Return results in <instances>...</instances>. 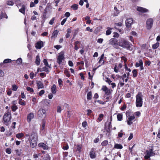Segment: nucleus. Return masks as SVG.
<instances>
[{
    "label": "nucleus",
    "mask_w": 160,
    "mask_h": 160,
    "mask_svg": "<svg viewBox=\"0 0 160 160\" xmlns=\"http://www.w3.org/2000/svg\"><path fill=\"white\" fill-rule=\"evenodd\" d=\"M118 45L128 50L132 49V47L133 46L128 41L124 38H121L118 40Z\"/></svg>",
    "instance_id": "1"
},
{
    "label": "nucleus",
    "mask_w": 160,
    "mask_h": 160,
    "mask_svg": "<svg viewBox=\"0 0 160 160\" xmlns=\"http://www.w3.org/2000/svg\"><path fill=\"white\" fill-rule=\"evenodd\" d=\"M143 95L141 92H139L136 96V105L137 108L141 107L143 104Z\"/></svg>",
    "instance_id": "2"
},
{
    "label": "nucleus",
    "mask_w": 160,
    "mask_h": 160,
    "mask_svg": "<svg viewBox=\"0 0 160 160\" xmlns=\"http://www.w3.org/2000/svg\"><path fill=\"white\" fill-rule=\"evenodd\" d=\"M11 115L10 111H8L3 116V119L5 122H8L11 120Z\"/></svg>",
    "instance_id": "3"
},
{
    "label": "nucleus",
    "mask_w": 160,
    "mask_h": 160,
    "mask_svg": "<svg viewBox=\"0 0 160 160\" xmlns=\"http://www.w3.org/2000/svg\"><path fill=\"white\" fill-rule=\"evenodd\" d=\"M38 138L37 136L34 134L31 139L30 142L31 147L32 148L36 147L37 145Z\"/></svg>",
    "instance_id": "4"
},
{
    "label": "nucleus",
    "mask_w": 160,
    "mask_h": 160,
    "mask_svg": "<svg viewBox=\"0 0 160 160\" xmlns=\"http://www.w3.org/2000/svg\"><path fill=\"white\" fill-rule=\"evenodd\" d=\"M154 153L152 151V150L151 149L149 150L146 151V154L144 158L145 159H150V157L153 156L154 155Z\"/></svg>",
    "instance_id": "5"
},
{
    "label": "nucleus",
    "mask_w": 160,
    "mask_h": 160,
    "mask_svg": "<svg viewBox=\"0 0 160 160\" xmlns=\"http://www.w3.org/2000/svg\"><path fill=\"white\" fill-rule=\"evenodd\" d=\"M127 117L128 118L127 124L128 125H130L132 124V121L135 118V117L134 115H130L129 114L126 113Z\"/></svg>",
    "instance_id": "6"
},
{
    "label": "nucleus",
    "mask_w": 160,
    "mask_h": 160,
    "mask_svg": "<svg viewBox=\"0 0 160 160\" xmlns=\"http://www.w3.org/2000/svg\"><path fill=\"white\" fill-rule=\"evenodd\" d=\"M133 20L132 18L127 19L125 21V24L126 27L129 29H130L131 25L133 23Z\"/></svg>",
    "instance_id": "7"
},
{
    "label": "nucleus",
    "mask_w": 160,
    "mask_h": 160,
    "mask_svg": "<svg viewBox=\"0 0 160 160\" xmlns=\"http://www.w3.org/2000/svg\"><path fill=\"white\" fill-rule=\"evenodd\" d=\"M153 20L152 18L148 19L146 22V27L147 29H150L152 26Z\"/></svg>",
    "instance_id": "8"
},
{
    "label": "nucleus",
    "mask_w": 160,
    "mask_h": 160,
    "mask_svg": "<svg viewBox=\"0 0 160 160\" xmlns=\"http://www.w3.org/2000/svg\"><path fill=\"white\" fill-rule=\"evenodd\" d=\"M38 115L39 117L45 118L46 116V111L43 109H40L38 112Z\"/></svg>",
    "instance_id": "9"
},
{
    "label": "nucleus",
    "mask_w": 160,
    "mask_h": 160,
    "mask_svg": "<svg viewBox=\"0 0 160 160\" xmlns=\"http://www.w3.org/2000/svg\"><path fill=\"white\" fill-rule=\"evenodd\" d=\"M118 40L115 38H111L109 40V44L113 46L114 47H116L118 45Z\"/></svg>",
    "instance_id": "10"
},
{
    "label": "nucleus",
    "mask_w": 160,
    "mask_h": 160,
    "mask_svg": "<svg viewBox=\"0 0 160 160\" xmlns=\"http://www.w3.org/2000/svg\"><path fill=\"white\" fill-rule=\"evenodd\" d=\"M122 66L123 65L121 63H119L118 65H115L114 68V71L116 73L120 72L121 69L122 68Z\"/></svg>",
    "instance_id": "11"
},
{
    "label": "nucleus",
    "mask_w": 160,
    "mask_h": 160,
    "mask_svg": "<svg viewBox=\"0 0 160 160\" xmlns=\"http://www.w3.org/2000/svg\"><path fill=\"white\" fill-rule=\"evenodd\" d=\"M64 59L63 54L62 53L60 54L58 56L57 58V62L60 65L62 62V61Z\"/></svg>",
    "instance_id": "12"
},
{
    "label": "nucleus",
    "mask_w": 160,
    "mask_h": 160,
    "mask_svg": "<svg viewBox=\"0 0 160 160\" xmlns=\"http://www.w3.org/2000/svg\"><path fill=\"white\" fill-rule=\"evenodd\" d=\"M43 46V43L41 41L38 42L35 44V47L37 49H40Z\"/></svg>",
    "instance_id": "13"
},
{
    "label": "nucleus",
    "mask_w": 160,
    "mask_h": 160,
    "mask_svg": "<svg viewBox=\"0 0 160 160\" xmlns=\"http://www.w3.org/2000/svg\"><path fill=\"white\" fill-rule=\"evenodd\" d=\"M34 117V114L32 113L31 112L28 115L27 117V121L29 122L31 121V120Z\"/></svg>",
    "instance_id": "14"
},
{
    "label": "nucleus",
    "mask_w": 160,
    "mask_h": 160,
    "mask_svg": "<svg viewBox=\"0 0 160 160\" xmlns=\"http://www.w3.org/2000/svg\"><path fill=\"white\" fill-rule=\"evenodd\" d=\"M38 145L39 147L42 148L43 149L47 150L48 149V146L43 143H40Z\"/></svg>",
    "instance_id": "15"
},
{
    "label": "nucleus",
    "mask_w": 160,
    "mask_h": 160,
    "mask_svg": "<svg viewBox=\"0 0 160 160\" xmlns=\"http://www.w3.org/2000/svg\"><path fill=\"white\" fill-rule=\"evenodd\" d=\"M137 9L138 11L141 12H145L148 11L147 9L140 7H138Z\"/></svg>",
    "instance_id": "16"
},
{
    "label": "nucleus",
    "mask_w": 160,
    "mask_h": 160,
    "mask_svg": "<svg viewBox=\"0 0 160 160\" xmlns=\"http://www.w3.org/2000/svg\"><path fill=\"white\" fill-rule=\"evenodd\" d=\"M36 84H37L38 89L43 88H44V85L43 83L40 81H37Z\"/></svg>",
    "instance_id": "17"
},
{
    "label": "nucleus",
    "mask_w": 160,
    "mask_h": 160,
    "mask_svg": "<svg viewBox=\"0 0 160 160\" xmlns=\"http://www.w3.org/2000/svg\"><path fill=\"white\" fill-rule=\"evenodd\" d=\"M45 125V122L44 121H43L42 125L40 129V132L42 133H44Z\"/></svg>",
    "instance_id": "18"
},
{
    "label": "nucleus",
    "mask_w": 160,
    "mask_h": 160,
    "mask_svg": "<svg viewBox=\"0 0 160 160\" xmlns=\"http://www.w3.org/2000/svg\"><path fill=\"white\" fill-rule=\"evenodd\" d=\"M104 54H102V55L101 56V57H100V59L98 61V63L101 64V65H102L103 64H104Z\"/></svg>",
    "instance_id": "19"
},
{
    "label": "nucleus",
    "mask_w": 160,
    "mask_h": 160,
    "mask_svg": "<svg viewBox=\"0 0 160 160\" xmlns=\"http://www.w3.org/2000/svg\"><path fill=\"white\" fill-rule=\"evenodd\" d=\"M120 78L121 79H122V80H124V82H127L128 80V77H127L126 73H124L122 76H121Z\"/></svg>",
    "instance_id": "20"
},
{
    "label": "nucleus",
    "mask_w": 160,
    "mask_h": 160,
    "mask_svg": "<svg viewBox=\"0 0 160 160\" xmlns=\"http://www.w3.org/2000/svg\"><path fill=\"white\" fill-rule=\"evenodd\" d=\"M89 155L90 158H96V154L95 152L92 149L90 152Z\"/></svg>",
    "instance_id": "21"
},
{
    "label": "nucleus",
    "mask_w": 160,
    "mask_h": 160,
    "mask_svg": "<svg viewBox=\"0 0 160 160\" xmlns=\"http://www.w3.org/2000/svg\"><path fill=\"white\" fill-rule=\"evenodd\" d=\"M40 57L39 55H38L36 57L35 63L37 66H38L40 64Z\"/></svg>",
    "instance_id": "22"
},
{
    "label": "nucleus",
    "mask_w": 160,
    "mask_h": 160,
    "mask_svg": "<svg viewBox=\"0 0 160 160\" xmlns=\"http://www.w3.org/2000/svg\"><path fill=\"white\" fill-rule=\"evenodd\" d=\"M51 92L53 94H55L56 92V87L55 84H53L51 88Z\"/></svg>",
    "instance_id": "23"
},
{
    "label": "nucleus",
    "mask_w": 160,
    "mask_h": 160,
    "mask_svg": "<svg viewBox=\"0 0 160 160\" xmlns=\"http://www.w3.org/2000/svg\"><path fill=\"white\" fill-rule=\"evenodd\" d=\"M123 25L122 22H119L116 23L114 24V28L116 29H117L118 27H122Z\"/></svg>",
    "instance_id": "24"
},
{
    "label": "nucleus",
    "mask_w": 160,
    "mask_h": 160,
    "mask_svg": "<svg viewBox=\"0 0 160 160\" xmlns=\"http://www.w3.org/2000/svg\"><path fill=\"white\" fill-rule=\"evenodd\" d=\"M38 0H35L34 1V2H30V7L31 8H32L35 6V4H37L38 3Z\"/></svg>",
    "instance_id": "25"
},
{
    "label": "nucleus",
    "mask_w": 160,
    "mask_h": 160,
    "mask_svg": "<svg viewBox=\"0 0 160 160\" xmlns=\"http://www.w3.org/2000/svg\"><path fill=\"white\" fill-rule=\"evenodd\" d=\"M58 31L56 30L54 31L52 34V35L51 37L52 38H55L58 35Z\"/></svg>",
    "instance_id": "26"
},
{
    "label": "nucleus",
    "mask_w": 160,
    "mask_h": 160,
    "mask_svg": "<svg viewBox=\"0 0 160 160\" xmlns=\"http://www.w3.org/2000/svg\"><path fill=\"white\" fill-rule=\"evenodd\" d=\"M123 148L122 146L118 143H116L115 144L114 148L118 149H121Z\"/></svg>",
    "instance_id": "27"
},
{
    "label": "nucleus",
    "mask_w": 160,
    "mask_h": 160,
    "mask_svg": "<svg viewBox=\"0 0 160 160\" xmlns=\"http://www.w3.org/2000/svg\"><path fill=\"white\" fill-rule=\"evenodd\" d=\"M43 61V63H44V65L46 66L49 68H51V65L48 64V62L46 59H44Z\"/></svg>",
    "instance_id": "28"
},
{
    "label": "nucleus",
    "mask_w": 160,
    "mask_h": 160,
    "mask_svg": "<svg viewBox=\"0 0 160 160\" xmlns=\"http://www.w3.org/2000/svg\"><path fill=\"white\" fill-rule=\"evenodd\" d=\"M124 80H122V79H120L119 80V82L118 84V86H120L121 87H122L124 85Z\"/></svg>",
    "instance_id": "29"
},
{
    "label": "nucleus",
    "mask_w": 160,
    "mask_h": 160,
    "mask_svg": "<svg viewBox=\"0 0 160 160\" xmlns=\"http://www.w3.org/2000/svg\"><path fill=\"white\" fill-rule=\"evenodd\" d=\"M103 115L102 114H101L99 115V117L97 119V122H99L102 121L103 118Z\"/></svg>",
    "instance_id": "30"
},
{
    "label": "nucleus",
    "mask_w": 160,
    "mask_h": 160,
    "mask_svg": "<svg viewBox=\"0 0 160 160\" xmlns=\"http://www.w3.org/2000/svg\"><path fill=\"white\" fill-rule=\"evenodd\" d=\"M50 70L46 66L44 67L41 69V70L40 71V72L42 71H45L46 72H49Z\"/></svg>",
    "instance_id": "31"
},
{
    "label": "nucleus",
    "mask_w": 160,
    "mask_h": 160,
    "mask_svg": "<svg viewBox=\"0 0 160 160\" xmlns=\"http://www.w3.org/2000/svg\"><path fill=\"white\" fill-rule=\"evenodd\" d=\"M11 61H12V60L11 59H5L4 60L3 62L1 63L0 64H1V65H2V64L3 63H9V62H10Z\"/></svg>",
    "instance_id": "32"
},
{
    "label": "nucleus",
    "mask_w": 160,
    "mask_h": 160,
    "mask_svg": "<svg viewBox=\"0 0 160 160\" xmlns=\"http://www.w3.org/2000/svg\"><path fill=\"white\" fill-rule=\"evenodd\" d=\"M143 65V62L142 60H140L139 62H136V63L135 66L136 67H140L141 65Z\"/></svg>",
    "instance_id": "33"
},
{
    "label": "nucleus",
    "mask_w": 160,
    "mask_h": 160,
    "mask_svg": "<svg viewBox=\"0 0 160 160\" xmlns=\"http://www.w3.org/2000/svg\"><path fill=\"white\" fill-rule=\"evenodd\" d=\"M25 7L24 5L22 6V8L19 9V11L23 14L25 13Z\"/></svg>",
    "instance_id": "34"
},
{
    "label": "nucleus",
    "mask_w": 160,
    "mask_h": 160,
    "mask_svg": "<svg viewBox=\"0 0 160 160\" xmlns=\"http://www.w3.org/2000/svg\"><path fill=\"white\" fill-rule=\"evenodd\" d=\"M11 108L13 112H15L18 109V107L16 105H12Z\"/></svg>",
    "instance_id": "35"
},
{
    "label": "nucleus",
    "mask_w": 160,
    "mask_h": 160,
    "mask_svg": "<svg viewBox=\"0 0 160 160\" xmlns=\"http://www.w3.org/2000/svg\"><path fill=\"white\" fill-rule=\"evenodd\" d=\"M50 5H49V4H47L46 7L45 8L44 12L43 13H45V14H47L48 12V10L49 8Z\"/></svg>",
    "instance_id": "36"
},
{
    "label": "nucleus",
    "mask_w": 160,
    "mask_h": 160,
    "mask_svg": "<svg viewBox=\"0 0 160 160\" xmlns=\"http://www.w3.org/2000/svg\"><path fill=\"white\" fill-rule=\"evenodd\" d=\"M21 149L18 150L17 149L15 150V152L17 155L19 156L22 153Z\"/></svg>",
    "instance_id": "37"
},
{
    "label": "nucleus",
    "mask_w": 160,
    "mask_h": 160,
    "mask_svg": "<svg viewBox=\"0 0 160 160\" xmlns=\"http://www.w3.org/2000/svg\"><path fill=\"white\" fill-rule=\"evenodd\" d=\"M50 157L48 154H46L44 156L43 160H50Z\"/></svg>",
    "instance_id": "38"
},
{
    "label": "nucleus",
    "mask_w": 160,
    "mask_h": 160,
    "mask_svg": "<svg viewBox=\"0 0 160 160\" xmlns=\"http://www.w3.org/2000/svg\"><path fill=\"white\" fill-rule=\"evenodd\" d=\"M23 136L24 134L22 133H18L16 135V137L19 139L22 137Z\"/></svg>",
    "instance_id": "39"
},
{
    "label": "nucleus",
    "mask_w": 160,
    "mask_h": 160,
    "mask_svg": "<svg viewBox=\"0 0 160 160\" xmlns=\"http://www.w3.org/2000/svg\"><path fill=\"white\" fill-rule=\"evenodd\" d=\"M87 98L88 100H91L92 98V92H89L87 94Z\"/></svg>",
    "instance_id": "40"
},
{
    "label": "nucleus",
    "mask_w": 160,
    "mask_h": 160,
    "mask_svg": "<svg viewBox=\"0 0 160 160\" xmlns=\"http://www.w3.org/2000/svg\"><path fill=\"white\" fill-rule=\"evenodd\" d=\"M64 73L66 76L68 77H69L70 76L69 72L67 69H66L64 71Z\"/></svg>",
    "instance_id": "41"
},
{
    "label": "nucleus",
    "mask_w": 160,
    "mask_h": 160,
    "mask_svg": "<svg viewBox=\"0 0 160 160\" xmlns=\"http://www.w3.org/2000/svg\"><path fill=\"white\" fill-rule=\"evenodd\" d=\"M18 88V86L15 84L13 85L12 86V90L14 91H16Z\"/></svg>",
    "instance_id": "42"
},
{
    "label": "nucleus",
    "mask_w": 160,
    "mask_h": 160,
    "mask_svg": "<svg viewBox=\"0 0 160 160\" xmlns=\"http://www.w3.org/2000/svg\"><path fill=\"white\" fill-rule=\"evenodd\" d=\"M7 4L8 5L12 6L14 4V2L12 0H8L7 2Z\"/></svg>",
    "instance_id": "43"
},
{
    "label": "nucleus",
    "mask_w": 160,
    "mask_h": 160,
    "mask_svg": "<svg viewBox=\"0 0 160 160\" xmlns=\"http://www.w3.org/2000/svg\"><path fill=\"white\" fill-rule=\"evenodd\" d=\"M108 144V141L107 140H104L101 143V145L103 146H105Z\"/></svg>",
    "instance_id": "44"
},
{
    "label": "nucleus",
    "mask_w": 160,
    "mask_h": 160,
    "mask_svg": "<svg viewBox=\"0 0 160 160\" xmlns=\"http://www.w3.org/2000/svg\"><path fill=\"white\" fill-rule=\"evenodd\" d=\"M106 95L105 96H104L105 97H106L105 98V100H106V102H108L112 98V97L111 96L109 95V96H107Z\"/></svg>",
    "instance_id": "45"
},
{
    "label": "nucleus",
    "mask_w": 160,
    "mask_h": 160,
    "mask_svg": "<svg viewBox=\"0 0 160 160\" xmlns=\"http://www.w3.org/2000/svg\"><path fill=\"white\" fill-rule=\"evenodd\" d=\"M19 104L22 105H25V103L24 100H22V99H20L18 102Z\"/></svg>",
    "instance_id": "46"
},
{
    "label": "nucleus",
    "mask_w": 160,
    "mask_h": 160,
    "mask_svg": "<svg viewBox=\"0 0 160 160\" xmlns=\"http://www.w3.org/2000/svg\"><path fill=\"white\" fill-rule=\"evenodd\" d=\"M133 77L135 78L137 77V71L136 69H134L132 71Z\"/></svg>",
    "instance_id": "47"
},
{
    "label": "nucleus",
    "mask_w": 160,
    "mask_h": 160,
    "mask_svg": "<svg viewBox=\"0 0 160 160\" xmlns=\"http://www.w3.org/2000/svg\"><path fill=\"white\" fill-rule=\"evenodd\" d=\"M71 8L74 10H77L78 8V5L77 4H73L72 5Z\"/></svg>",
    "instance_id": "48"
},
{
    "label": "nucleus",
    "mask_w": 160,
    "mask_h": 160,
    "mask_svg": "<svg viewBox=\"0 0 160 160\" xmlns=\"http://www.w3.org/2000/svg\"><path fill=\"white\" fill-rule=\"evenodd\" d=\"M112 28H109V29H108L106 32V35H108L111 34V33L112 31L111 30H112Z\"/></svg>",
    "instance_id": "49"
},
{
    "label": "nucleus",
    "mask_w": 160,
    "mask_h": 160,
    "mask_svg": "<svg viewBox=\"0 0 160 160\" xmlns=\"http://www.w3.org/2000/svg\"><path fill=\"white\" fill-rule=\"evenodd\" d=\"M111 92H110V89H108L105 92L104 96H105L106 95L107 96H109L111 94Z\"/></svg>",
    "instance_id": "50"
},
{
    "label": "nucleus",
    "mask_w": 160,
    "mask_h": 160,
    "mask_svg": "<svg viewBox=\"0 0 160 160\" xmlns=\"http://www.w3.org/2000/svg\"><path fill=\"white\" fill-rule=\"evenodd\" d=\"M159 45V44L158 43H156L155 44H153L152 46V48L153 49H156L157 48Z\"/></svg>",
    "instance_id": "51"
},
{
    "label": "nucleus",
    "mask_w": 160,
    "mask_h": 160,
    "mask_svg": "<svg viewBox=\"0 0 160 160\" xmlns=\"http://www.w3.org/2000/svg\"><path fill=\"white\" fill-rule=\"evenodd\" d=\"M117 118L118 120L121 121L122 119V115L121 114H119L117 115Z\"/></svg>",
    "instance_id": "52"
},
{
    "label": "nucleus",
    "mask_w": 160,
    "mask_h": 160,
    "mask_svg": "<svg viewBox=\"0 0 160 160\" xmlns=\"http://www.w3.org/2000/svg\"><path fill=\"white\" fill-rule=\"evenodd\" d=\"M22 62V60L21 58H18L17 60H16V63L18 64H21Z\"/></svg>",
    "instance_id": "53"
},
{
    "label": "nucleus",
    "mask_w": 160,
    "mask_h": 160,
    "mask_svg": "<svg viewBox=\"0 0 160 160\" xmlns=\"http://www.w3.org/2000/svg\"><path fill=\"white\" fill-rule=\"evenodd\" d=\"M27 90L28 91H29L31 92H34V90L33 88H31L29 87H27Z\"/></svg>",
    "instance_id": "54"
},
{
    "label": "nucleus",
    "mask_w": 160,
    "mask_h": 160,
    "mask_svg": "<svg viewBox=\"0 0 160 160\" xmlns=\"http://www.w3.org/2000/svg\"><path fill=\"white\" fill-rule=\"evenodd\" d=\"M108 88L105 86H102V90L104 92L106 91L107 90H108Z\"/></svg>",
    "instance_id": "55"
},
{
    "label": "nucleus",
    "mask_w": 160,
    "mask_h": 160,
    "mask_svg": "<svg viewBox=\"0 0 160 160\" xmlns=\"http://www.w3.org/2000/svg\"><path fill=\"white\" fill-rule=\"evenodd\" d=\"M98 102V103H99L100 104L103 105L105 104V102H103L101 100H96L95 101V102Z\"/></svg>",
    "instance_id": "56"
},
{
    "label": "nucleus",
    "mask_w": 160,
    "mask_h": 160,
    "mask_svg": "<svg viewBox=\"0 0 160 160\" xmlns=\"http://www.w3.org/2000/svg\"><path fill=\"white\" fill-rule=\"evenodd\" d=\"M103 80H104L105 82H107L108 81L109 79L106 76H104V73H103Z\"/></svg>",
    "instance_id": "57"
},
{
    "label": "nucleus",
    "mask_w": 160,
    "mask_h": 160,
    "mask_svg": "<svg viewBox=\"0 0 160 160\" xmlns=\"http://www.w3.org/2000/svg\"><path fill=\"white\" fill-rule=\"evenodd\" d=\"M55 20L54 18H52L49 22V24L50 25H52L54 23V22Z\"/></svg>",
    "instance_id": "58"
},
{
    "label": "nucleus",
    "mask_w": 160,
    "mask_h": 160,
    "mask_svg": "<svg viewBox=\"0 0 160 160\" xmlns=\"http://www.w3.org/2000/svg\"><path fill=\"white\" fill-rule=\"evenodd\" d=\"M57 111L58 112L61 113L62 110L61 107L60 106H58L57 107Z\"/></svg>",
    "instance_id": "59"
},
{
    "label": "nucleus",
    "mask_w": 160,
    "mask_h": 160,
    "mask_svg": "<svg viewBox=\"0 0 160 160\" xmlns=\"http://www.w3.org/2000/svg\"><path fill=\"white\" fill-rule=\"evenodd\" d=\"M6 152L7 153L10 154L11 153V150L9 148H8L6 149Z\"/></svg>",
    "instance_id": "60"
},
{
    "label": "nucleus",
    "mask_w": 160,
    "mask_h": 160,
    "mask_svg": "<svg viewBox=\"0 0 160 160\" xmlns=\"http://www.w3.org/2000/svg\"><path fill=\"white\" fill-rule=\"evenodd\" d=\"M124 66H125V69L129 71V72H130L131 71V70L130 68H128L127 67V64L126 63H125V65H124Z\"/></svg>",
    "instance_id": "61"
},
{
    "label": "nucleus",
    "mask_w": 160,
    "mask_h": 160,
    "mask_svg": "<svg viewBox=\"0 0 160 160\" xmlns=\"http://www.w3.org/2000/svg\"><path fill=\"white\" fill-rule=\"evenodd\" d=\"M44 93H45V91L44 90H42L40 91V92L39 93V96H42Z\"/></svg>",
    "instance_id": "62"
},
{
    "label": "nucleus",
    "mask_w": 160,
    "mask_h": 160,
    "mask_svg": "<svg viewBox=\"0 0 160 160\" xmlns=\"http://www.w3.org/2000/svg\"><path fill=\"white\" fill-rule=\"evenodd\" d=\"M114 35L113 37L114 38H118L119 36V34L116 32H114L113 33Z\"/></svg>",
    "instance_id": "63"
},
{
    "label": "nucleus",
    "mask_w": 160,
    "mask_h": 160,
    "mask_svg": "<svg viewBox=\"0 0 160 160\" xmlns=\"http://www.w3.org/2000/svg\"><path fill=\"white\" fill-rule=\"evenodd\" d=\"M82 126L85 128L87 125V123L86 121H84L82 123Z\"/></svg>",
    "instance_id": "64"
}]
</instances>
